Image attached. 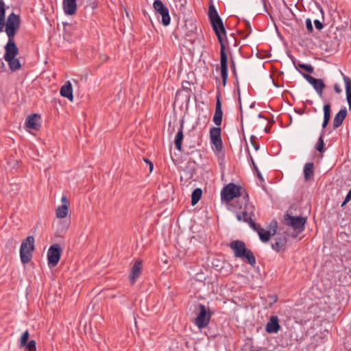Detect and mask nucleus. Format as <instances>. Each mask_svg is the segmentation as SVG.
Segmentation results:
<instances>
[{
  "label": "nucleus",
  "mask_w": 351,
  "mask_h": 351,
  "mask_svg": "<svg viewBox=\"0 0 351 351\" xmlns=\"http://www.w3.org/2000/svg\"><path fill=\"white\" fill-rule=\"evenodd\" d=\"M350 201H347L346 198L345 197L344 201L342 202L341 206L343 207L345 206Z\"/></svg>",
  "instance_id": "nucleus-48"
},
{
  "label": "nucleus",
  "mask_w": 351,
  "mask_h": 351,
  "mask_svg": "<svg viewBox=\"0 0 351 351\" xmlns=\"http://www.w3.org/2000/svg\"><path fill=\"white\" fill-rule=\"evenodd\" d=\"M197 309L199 313L194 323L199 329H202L209 324L213 313L202 304H198Z\"/></svg>",
  "instance_id": "nucleus-9"
},
{
  "label": "nucleus",
  "mask_w": 351,
  "mask_h": 351,
  "mask_svg": "<svg viewBox=\"0 0 351 351\" xmlns=\"http://www.w3.org/2000/svg\"><path fill=\"white\" fill-rule=\"evenodd\" d=\"M230 209L236 213L237 219L239 221L247 223L251 228L256 227V222L254 221L255 217V207L249 204V195L245 193L243 195L242 202L240 203L237 201L235 204H230Z\"/></svg>",
  "instance_id": "nucleus-2"
},
{
  "label": "nucleus",
  "mask_w": 351,
  "mask_h": 351,
  "mask_svg": "<svg viewBox=\"0 0 351 351\" xmlns=\"http://www.w3.org/2000/svg\"><path fill=\"white\" fill-rule=\"evenodd\" d=\"M288 237L289 234L287 232L277 234L275 242L271 243V248L276 252H284L286 250Z\"/></svg>",
  "instance_id": "nucleus-13"
},
{
  "label": "nucleus",
  "mask_w": 351,
  "mask_h": 351,
  "mask_svg": "<svg viewBox=\"0 0 351 351\" xmlns=\"http://www.w3.org/2000/svg\"><path fill=\"white\" fill-rule=\"evenodd\" d=\"M144 160H145V162H146L147 163H148V164H149V160L148 159L144 158Z\"/></svg>",
  "instance_id": "nucleus-55"
},
{
  "label": "nucleus",
  "mask_w": 351,
  "mask_h": 351,
  "mask_svg": "<svg viewBox=\"0 0 351 351\" xmlns=\"http://www.w3.org/2000/svg\"><path fill=\"white\" fill-rule=\"evenodd\" d=\"M245 27L248 31L247 35H249L252 32V28H251L249 21H245Z\"/></svg>",
  "instance_id": "nucleus-41"
},
{
  "label": "nucleus",
  "mask_w": 351,
  "mask_h": 351,
  "mask_svg": "<svg viewBox=\"0 0 351 351\" xmlns=\"http://www.w3.org/2000/svg\"><path fill=\"white\" fill-rule=\"evenodd\" d=\"M61 201L62 202V204H66L69 206V200H68V199L66 198V196H62V199H61Z\"/></svg>",
  "instance_id": "nucleus-44"
},
{
  "label": "nucleus",
  "mask_w": 351,
  "mask_h": 351,
  "mask_svg": "<svg viewBox=\"0 0 351 351\" xmlns=\"http://www.w3.org/2000/svg\"><path fill=\"white\" fill-rule=\"evenodd\" d=\"M258 117H259V118H264L263 115L261 113H260V114H258Z\"/></svg>",
  "instance_id": "nucleus-54"
},
{
  "label": "nucleus",
  "mask_w": 351,
  "mask_h": 351,
  "mask_svg": "<svg viewBox=\"0 0 351 351\" xmlns=\"http://www.w3.org/2000/svg\"><path fill=\"white\" fill-rule=\"evenodd\" d=\"M295 112H298L300 114H302L304 113V110H295Z\"/></svg>",
  "instance_id": "nucleus-52"
},
{
  "label": "nucleus",
  "mask_w": 351,
  "mask_h": 351,
  "mask_svg": "<svg viewBox=\"0 0 351 351\" xmlns=\"http://www.w3.org/2000/svg\"><path fill=\"white\" fill-rule=\"evenodd\" d=\"M229 247L233 250L235 257L239 258L254 267L256 265V258L251 250L246 247L244 241L234 240L230 243Z\"/></svg>",
  "instance_id": "nucleus-3"
},
{
  "label": "nucleus",
  "mask_w": 351,
  "mask_h": 351,
  "mask_svg": "<svg viewBox=\"0 0 351 351\" xmlns=\"http://www.w3.org/2000/svg\"><path fill=\"white\" fill-rule=\"evenodd\" d=\"M330 119V105L326 104L324 106V121L322 123L323 130H325Z\"/></svg>",
  "instance_id": "nucleus-25"
},
{
  "label": "nucleus",
  "mask_w": 351,
  "mask_h": 351,
  "mask_svg": "<svg viewBox=\"0 0 351 351\" xmlns=\"http://www.w3.org/2000/svg\"><path fill=\"white\" fill-rule=\"evenodd\" d=\"M64 12L67 15H73L77 11L76 0H63Z\"/></svg>",
  "instance_id": "nucleus-19"
},
{
  "label": "nucleus",
  "mask_w": 351,
  "mask_h": 351,
  "mask_svg": "<svg viewBox=\"0 0 351 351\" xmlns=\"http://www.w3.org/2000/svg\"><path fill=\"white\" fill-rule=\"evenodd\" d=\"M265 132L266 133H269V132H270V128H269V127H266V128H265Z\"/></svg>",
  "instance_id": "nucleus-51"
},
{
  "label": "nucleus",
  "mask_w": 351,
  "mask_h": 351,
  "mask_svg": "<svg viewBox=\"0 0 351 351\" xmlns=\"http://www.w3.org/2000/svg\"><path fill=\"white\" fill-rule=\"evenodd\" d=\"M250 351H259V350H256L251 349Z\"/></svg>",
  "instance_id": "nucleus-57"
},
{
  "label": "nucleus",
  "mask_w": 351,
  "mask_h": 351,
  "mask_svg": "<svg viewBox=\"0 0 351 351\" xmlns=\"http://www.w3.org/2000/svg\"><path fill=\"white\" fill-rule=\"evenodd\" d=\"M14 239H10V240L8 241V243H10V244H11V245H13V244H14Z\"/></svg>",
  "instance_id": "nucleus-53"
},
{
  "label": "nucleus",
  "mask_w": 351,
  "mask_h": 351,
  "mask_svg": "<svg viewBox=\"0 0 351 351\" xmlns=\"http://www.w3.org/2000/svg\"><path fill=\"white\" fill-rule=\"evenodd\" d=\"M254 138H255L254 136H252L250 137V141H251L252 145H253V147H254V149L256 150H258L259 149V145L254 141Z\"/></svg>",
  "instance_id": "nucleus-40"
},
{
  "label": "nucleus",
  "mask_w": 351,
  "mask_h": 351,
  "mask_svg": "<svg viewBox=\"0 0 351 351\" xmlns=\"http://www.w3.org/2000/svg\"><path fill=\"white\" fill-rule=\"evenodd\" d=\"M256 173H257V176H258V178L261 180L263 181V178L262 175H261V172H260V171H257Z\"/></svg>",
  "instance_id": "nucleus-47"
},
{
  "label": "nucleus",
  "mask_w": 351,
  "mask_h": 351,
  "mask_svg": "<svg viewBox=\"0 0 351 351\" xmlns=\"http://www.w3.org/2000/svg\"><path fill=\"white\" fill-rule=\"evenodd\" d=\"M149 171H150V172H152L153 170V168H154L153 163L151 161H149Z\"/></svg>",
  "instance_id": "nucleus-50"
},
{
  "label": "nucleus",
  "mask_w": 351,
  "mask_h": 351,
  "mask_svg": "<svg viewBox=\"0 0 351 351\" xmlns=\"http://www.w3.org/2000/svg\"><path fill=\"white\" fill-rule=\"evenodd\" d=\"M176 8L181 12H184L187 0H174Z\"/></svg>",
  "instance_id": "nucleus-32"
},
{
  "label": "nucleus",
  "mask_w": 351,
  "mask_h": 351,
  "mask_svg": "<svg viewBox=\"0 0 351 351\" xmlns=\"http://www.w3.org/2000/svg\"><path fill=\"white\" fill-rule=\"evenodd\" d=\"M289 58H291L293 65L295 66V69H298V63H297V60L295 59V58L291 55H289Z\"/></svg>",
  "instance_id": "nucleus-42"
},
{
  "label": "nucleus",
  "mask_w": 351,
  "mask_h": 351,
  "mask_svg": "<svg viewBox=\"0 0 351 351\" xmlns=\"http://www.w3.org/2000/svg\"><path fill=\"white\" fill-rule=\"evenodd\" d=\"M341 75L345 82L346 99L348 103L349 109L351 110V80L342 72Z\"/></svg>",
  "instance_id": "nucleus-23"
},
{
  "label": "nucleus",
  "mask_w": 351,
  "mask_h": 351,
  "mask_svg": "<svg viewBox=\"0 0 351 351\" xmlns=\"http://www.w3.org/2000/svg\"><path fill=\"white\" fill-rule=\"evenodd\" d=\"M4 60L7 62L8 67L12 72H15L22 68L20 60L16 57L19 53L16 44H6L4 47Z\"/></svg>",
  "instance_id": "nucleus-4"
},
{
  "label": "nucleus",
  "mask_w": 351,
  "mask_h": 351,
  "mask_svg": "<svg viewBox=\"0 0 351 351\" xmlns=\"http://www.w3.org/2000/svg\"><path fill=\"white\" fill-rule=\"evenodd\" d=\"M62 252V247L59 244H53L49 247L47 251V261L50 268L54 267L58 264Z\"/></svg>",
  "instance_id": "nucleus-11"
},
{
  "label": "nucleus",
  "mask_w": 351,
  "mask_h": 351,
  "mask_svg": "<svg viewBox=\"0 0 351 351\" xmlns=\"http://www.w3.org/2000/svg\"><path fill=\"white\" fill-rule=\"evenodd\" d=\"M210 138L214 152H220L223 149L221 129L220 127H212L210 129Z\"/></svg>",
  "instance_id": "nucleus-10"
},
{
  "label": "nucleus",
  "mask_w": 351,
  "mask_h": 351,
  "mask_svg": "<svg viewBox=\"0 0 351 351\" xmlns=\"http://www.w3.org/2000/svg\"><path fill=\"white\" fill-rule=\"evenodd\" d=\"M23 348H25L26 351H36V343L35 340H30Z\"/></svg>",
  "instance_id": "nucleus-34"
},
{
  "label": "nucleus",
  "mask_w": 351,
  "mask_h": 351,
  "mask_svg": "<svg viewBox=\"0 0 351 351\" xmlns=\"http://www.w3.org/2000/svg\"><path fill=\"white\" fill-rule=\"evenodd\" d=\"M40 119V114L36 113L32 114L26 118L25 125L28 128L38 130L40 128V123L39 122Z\"/></svg>",
  "instance_id": "nucleus-17"
},
{
  "label": "nucleus",
  "mask_w": 351,
  "mask_h": 351,
  "mask_svg": "<svg viewBox=\"0 0 351 351\" xmlns=\"http://www.w3.org/2000/svg\"><path fill=\"white\" fill-rule=\"evenodd\" d=\"M69 227V223H66L65 222H60L57 230H56V234L58 236H62V234H65Z\"/></svg>",
  "instance_id": "nucleus-31"
},
{
  "label": "nucleus",
  "mask_w": 351,
  "mask_h": 351,
  "mask_svg": "<svg viewBox=\"0 0 351 351\" xmlns=\"http://www.w3.org/2000/svg\"><path fill=\"white\" fill-rule=\"evenodd\" d=\"M314 24H315V28L318 30H321L324 27L323 23L317 19L314 21Z\"/></svg>",
  "instance_id": "nucleus-39"
},
{
  "label": "nucleus",
  "mask_w": 351,
  "mask_h": 351,
  "mask_svg": "<svg viewBox=\"0 0 351 351\" xmlns=\"http://www.w3.org/2000/svg\"><path fill=\"white\" fill-rule=\"evenodd\" d=\"M20 16L12 12L8 16L5 23V31L8 38V41L6 44H16L14 41V36L20 28Z\"/></svg>",
  "instance_id": "nucleus-5"
},
{
  "label": "nucleus",
  "mask_w": 351,
  "mask_h": 351,
  "mask_svg": "<svg viewBox=\"0 0 351 351\" xmlns=\"http://www.w3.org/2000/svg\"><path fill=\"white\" fill-rule=\"evenodd\" d=\"M306 27L307 29V31L309 33H312L313 32V27L312 25V21L310 19H306L305 21Z\"/></svg>",
  "instance_id": "nucleus-38"
},
{
  "label": "nucleus",
  "mask_w": 351,
  "mask_h": 351,
  "mask_svg": "<svg viewBox=\"0 0 351 351\" xmlns=\"http://www.w3.org/2000/svg\"><path fill=\"white\" fill-rule=\"evenodd\" d=\"M108 59V56H106V59L105 60H107Z\"/></svg>",
  "instance_id": "nucleus-56"
},
{
  "label": "nucleus",
  "mask_w": 351,
  "mask_h": 351,
  "mask_svg": "<svg viewBox=\"0 0 351 351\" xmlns=\"http://www.w3.org/2000/svg\"><path fill=\"white\" fill-rule=\"evenodd\" d=\"M4 25H5V20L0 19V32L3 31Z\"/></svg>",
  "instance_id": "nucleus-45"
},
{
  "label": "nucleus",
  "mask_w": 351,
  "mask_h": 351,
  "mask_svg": "<svg viewBox=\"0 0 351 351\" xmlns=\"http://www.w3.org/2000/svg\"><path fill=\"white\" fill-rule=\"evenodd\" d=\"M275 226H274L271 231L265 230L261 228L258 224L256 223V227L252 228L254 231H256L258 236L260 240L263 243H267L270 239L271 236L275 235L276 233L277 228V222L275 221Z\"/></svg>",
  "instance_id": "nucleus-15"
},
{
  "label": "nucleus",
  "mask_w": 351,
  "mask_h": 351,
  "mask_svg": "<svg viewBox=\"0 0 351 351\" xmlns=\"http://www.w3.org/2000/svg\"><path fill=\"white\" fill-rule=\"evenodd\" d=\"M202 195V191L199 188L194 189L191 194V204L195 206L199 201Z\"/></svg>",
  "instance_id": "nucleus-27"
},
{
  "label": "nucleus",
  "mask_w": 351,
  "mask_h": 351,
  "mask_svg": "<svg viewBox=\"0 0 351 351\" xmlns=\"http://www.w3.org/2000/svg\"><path fill=\"white\" fill-rule=\"evenodd\" d=\"M154 10L162 16V24L167 26L170 24L171 17L168 8L161 0H154L153 3Z\"/></svg>",
  "instance_id": "nucleus-12"
},
{
  "label": "nucleus",
  "mask_w": 351,
  "mask_h": 351,
  "mask_svg": "<svg viewBox=\"0 0 351 351\" xmlns=\"http://www.w3.org/2000/svg\"><path fill=\"white\" fill-rule=\"evenodd\" d=\"M284 223L293 229L295 233H293L291 236L296 238L299 234L304 230L306 218L300 216H291L287 213L284 216Z\"/></svg>",
  "instance_id": "nucleus-7"
},
{
  "label": "nucleus",
  "mask_w": 351,
  "mask_h": 351,
  "mask_svg": "<svg viewBox=\"0 0 351 351\" xmlns=\"http://www.w3.org/2000/svg\"><path fill=\"white\" fill-rule=\"evenodd\" d=\"M280 329L279 319L276 315H273L269 318V322L265 326V330L267 333H277Z\"/></svg>",
  "instance_id": "nucleus-18"
},
{
  "label": "nucleus",
  "mask_w": 351,
  "mask_h": 351,
  "mask_svg": "<svg viewBox=\"0 0 351 351\" xmlns=\"http://www.w3.org/2000/svg\"><path fill=\"white\" fill-rule=\"evenodd\" d=\"M314 175L313 162H307L304 167V176L306 181L309 180Z\"/></svg>",
  "instance_id": "nucleus-24"
},
{
  "label": "nucleus",
  "mask_w": 351,
  "mask_h": 351,
  "mask_svg": "<svg viewBox=\"0 0 351 351\" xmlns=\"http://www.w3.org/2000/svg\"><path fill=\"white\" fill-rule=\"evenodd\" d=\"M34 241L33 236H28L23 240L20 247V258L23 264H27L31 261L32 253L35 249Z\"/></svg>",
  "instance_id": "nucleus-8"
},
{
  "label": "nucleus",
  "mask_w": 351,
  "mask_h": 351,
  "mask_svg": "<svg viewBox=\"0 0 351 351\" xmlns=\"http://www.w3.org/2000/svg\"><path fill=\"white\" fill-rule=\"evenodd\" d=\"M346 198L347 201H350L351 200V189H350V191L347 193V195L346 196Z\"/></svg>",
  "instance_id": "nucleus-46"
},
{
  "label": "nucleus",
  "mask_w": 351,
  "mask_h": 351,
  "mask_svg": "<svg viewBox=\"0 0 351 351\" xmlns=\"http://www.w3.org/2000/svg\"><path fill=\"white\" fill-rule=\"evenodd\" d=\"M60 92L61 96L67 98L71 101H73V88L69 81L65 82V84L61 87Z\"/></svg>",
  "instance_id": "nucleus-20"
},
{
  "label": "nucleus",
  "mask_w": 351,
  "mask_h": 351,
  "mask_svg": "<svg viewBox=\"0 0 351 351\" xmlns=\"http://www.w3.org/2000/svg\"><path fill=\"white\" fill-rule=\"evenodd\" d=\"M208 19L211 27L216 34L220 44V72L223 86L226 85L228 76V55L226 51V45L222 34L226 36V31L222 19L219 15L215 5L210 3L208 7Z\"/></svg>",
  "instance_id": "nucleus-1"
},
{
  "label": "nucleus",
  "mask_w": 351,
  "mask_h": 351,
  "mask_svg": "<svg viewBox=\"0 0 351 351\" xmlns=\"http://www.w3.org/2000/svg\"><path fill=\"white\" fill-rule=\"evenodd\" d=\"M220 90L219 87H217V99H216V106H215V110H222L221 109V102L220 100Z\"/></svg>",
  "instance_id": "nucleus-36"
},
{
  "label": "nucleus",
  "mask_w": 351,
  "mask_h": 351,
  "mask_svg": "<svg viewBox=\"0 0 351 351\" xmlns=\"http://www.w3.org/2000/svg\"><path fill=\"white\" fill-rule=\"evenodd\" d=\"M69 212V206L66 204H62L56 210V215L58 218L62 219L66 217Z\"/></svg>",
  "instance_id": "nucleus-26"
},
{
  "label": "nucleus",
  "mask_w": 351,
  "mask_h": 351,
  "mask_svg": "<svg viewBox=\"0 0 351 351\" xmlns=\"http://www.w3.org/2000/svg\"><path fill=\"white\" fill-rule=\"evenodd\" d=\"M5 3L3 0H0V19L5 20Z\"/></svg>",
  "instance_id": "nucleus-37"
},
{
  "label": "nucleus",
  "mask_w": 351,
  "mask_h": 351,
  "mask_svg": "<svg viewBox=\"0 0 351 351\" xmlns=\"http://www.w3.org/2000/svg\"><path fill=\"white\" fill-rule=\"evenodd\" d=\"M183 128H184V119H182L180 121V127L177 132L175 140H174V144L176 148L181 151L182 150V141L184 138V134H183Z\"/></svg>",
  "instance_id": "nucleus-21"
},
{
  "label": "nucleus",
  "mask_w": 351,
  "mask_h": 351,
  "mask_svg": "<svg viewBox=\"0 0 351 351\" xmlns=\"http://www.w3.org/2000/svg\"><path fill=\"white\" fill-rule=\"evenodd\" d=\"M223 112L222 110H215L213 121L217 126L221 125L222 123Z\"/></svg>",
  "instance_id": "nucleus-30"
},
{
  "label": "nucleus",
  "mask_w": 351,
  "mask_h": 351,
  "mask_svg": "<svg viewBox=\"0 0 351 351\" xmlns=\"http://www.w3.org/2000/svg\"><path fill=\"white\" fill-rule=\"evenodd\" d=\"M143 270V261L138 259L135 261L131 269V272L129 274V280L130 284L133 285L136 282L137 279L140 277Z\"/></svg>",
  "instance_id": "nucleus-16"
},
{
  "label": "nucleus",
  "mask_w": 351,
  "mask_h": 351,
  "mask_svg": "<svg viewBox=\"0 0 351 351\" xmlns=\"http://www.w3.org/2000/svg\"><path fill=\"white\" fill-rule=\"evenodd\" d=\"M299 68L304 69L305 71L309 73H312L314 71V68L311 64L298 63V69Z\"/></svg>",
  "instance_id": "nucleus-35"
},
{
  "label": "nucleus",
  "mask_w": 351,
  "mask_h": 351,
  "mask_svg": "<svg viewBox=\"0 0 351 351\" xmlns=\"http://www.w3.org/2000/svg\"><path fill=\"white\" fill-rule=\"evenodd\" d=\"M245 193H247V191L241 186L234 183H229L223 188L221 192V200L228 203L235 197L242 196L243 199Z\"/></svg>",
  "instance_id": "nucleus-6"
},
{
  "label": "nucleus",
  "mask_w": 351,
  "mask_h": 351,
  "mask_svg": "<svg viewBox=\"0 0 351 351\" xmlns=\"http://www.w3.org/2000/svg\"><path fill=\"white\" fill-rule=\"evenodd\" d=\"M334 90L337 93H340L342 91L340 86L337 84L334 85Z\"/></svg>",
  "instance_id": "nucleus-43"
},
{
  "label": "nucleus",
  "mask_w": 351,
  "mask_h": 351,
  "mask_svg": "<svg viewBox=\"0 0 351 351\" xmlns=\"http://www.w3.org/2000/svg\"><path fill=\"white\" fill-rule=\"evenodd\" d=\"M252 165H253V167H254V169L257 172V171H259L258 169V167L256 166L253 159L252 158Z\"/></svg>",
  "instance_id": "nucleus-49"
},
{
  "label": "nucleus",
  "mask_w": 351,
  "mask_h": 351,
  "mask_svg": "<svg viewBox=\"0 0 351 351\" xmlns=\"http://www.w3.org/2000/svg\"><path fill=\"white\" fill-rule=\"evenodd\" d=\"M346 115H347V110L345 108L343 109H341L339 110V112L335 114L334 120H333L334 129H336L341 125Z\"/></svg>",
  "instance_id": "nucleus-22"
},
{
  "label": "nucleus",
  "mask_w": 351,
  "mask_h": 351,
  "mask_svg": "<svg viewBox=\"0 0 351 351\" xmlns=\"http://www.w3.org/2000/svg\"><path fill=\"white\" fill-rule=\"evenodd\" d=\"M325 130H322L321 134L317 140V142L315 145V149L317 151H318L319 153H323L325 151L324 149V136L325 134Z\"/></svg>",
  "instance_id": "nucleus-28"
},
{
  "label": "nucleus",
  "mask_w": 351,
  "mask_h": 351,
  "mask_svg": "<svg viewBox=\"0 0 351 351\" xmlns=\"http://www.w3.org/2000/svg\"><path fill=\"white\" fill-rule=\"evenodd\" d=\"M230 69L232 72L234 77L236 80H237L238 76H237V69H236V64L232 58H231V60H230ZM237 84L238 94H239V100L241 102L240 89H239V86L238 80H237Z\"/></svg>",
  "instance_id": "nucleus-29"
},
{
  "label": "nucleus",
  "mask_w": 351,
  "mask_h": 351,
  "mask_svg": "<svg viewBox=\"0 0 351 351\" xmlns=\"http://www.w3.org/2000/svg\"><path fill=\"white\" fill-rule=\"evenodd\" d=\"M29 337V333L28 330L25 331L22 335L21 336L19 340V347L22 348L26 345V343L28 342Z\"/></svg>",
  "instance_id": "nucleus-33"
},
{
  "label": "nucleus",
  "mask_w": 351,
  "mask_h": 351,
  "mask_svg": "<svg viewBox=\"0 0 351 351\" xmlns=\"http://www.w3.org/2000/svg\"><path fill=\"white\" fill-rule=\"evenodd\" d=\"M302 74L304 78L313 86L314 89L321 97L322 95L323 90L325 88V84L323 80L321 79L315 78L311 75L304 73H302Z\"/></svg>",
  "instance_id": "nucleus-14"
}]
</instances>
